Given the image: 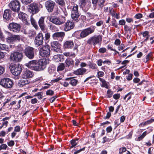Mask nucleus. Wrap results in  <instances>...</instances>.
Instances as JSON below:
<instances>
[{"label":"nucleus","mask_w":154,"mask_h":154,"mask_svg":"<svg viewBox=\"0 0 154 154\" xmlns=\"http://www.w3.org/2000/svg\"><path fill=\"white\" fill-rule=\"evenodd\" d=\"M38 50L40 55L42 57H48L50 54L51 51L48 45L40 47Z\"/></svg>","instance_id":"nucleus-1"},{"label":"nucleus","mask_w":154,"mask_h":154,"mask_svg":"<svg viewBox=\"0 0 154 154\" xmlns=\"http://www.w3.org/2000/svg\"><path fill=\"white\" fill-rule=\"evenodd\" d=\"M23 58V55L22 53L14 51L11 53L9 59L10 61L15 62H20Z\"/></svg>","instance_id":"nucleus-2"},{"label":"nucleus","mask_w":154,"mask_h":154,"mask_svg":"<svg viewBox=\"0 0 154 154\" xmlns=\"http://www.w3.org/2000/svg\"><path fill=\"white\" fill-rule=\"evenodd\" d=\"M102 36L100 35H95L90 38L87 41V43L91 45L95 46L97 44H101Z\"/></svg>","instance_id":"nucleus-3"},{"label":"nucleus","mask_w":154,"mask_h":154,"mask_svg":"<svg viewBox=\"0 0 154 154\" xmlns=\"http://www.w3.org/2000/svg\"><path fill=\"white\" fill-rule=\"evenodd\" d=\"M0 85L7 89H10L13 86V82L9 78H4L0 81Z\"/></svg>","instance_id":"nucleus-4"},{"label":"nucleus","mask_w":154,"mask_h":154,"mask_svg":"<svg viewBox=\"0 0 154 154\" xmlns=\"http://www.w3.org/2000/svg\"><path fill=\"white\" fill-rule=\"evenodd\" d=\"M47 61L46 59L39 60L37 63L36 69L37 71H40L44 70L47 65Z\"/></svg>","instance_id":"nucleus-5"},{"label":"nucleus","mask_w":154,"mask_h":154,"mask_svg":"<svg viewBox=\"0 0 154 154\" xmlns=\"http://www.w3.org/2000/svg\"><path fill=\"white\" fill-rule=\"evenodd\" d=\"M10 68L12 74L14 75H18L21 72V67L18 64H11Z\"/></svg>","instance_id":"nucleus-6"},{"label":"nucleus","mask_w":154,"mask_h":154,"mask_svg":"<svg viewBox=\"0 0 154 154\" xmlns=\"http://www.w3.org/2000/svg\"><path fill=\"white\" fill-rule=\"evenodd\" d=\"M9 6L13 11L18 12L20 10V5L18 1L14 0L11 2Z\"/></svg>","instance_id":"nucleus-7"},{"label":"nucleus","mask_w":154,"mask_h":154,"mask_svg":"<svg viewBox=\"0 0 154 154\" xmlns=\"http://www.w3.org/2000/svg\"><path fill=\"white\" fill-rule=\"evenodd\" d=\"M95 30V26H91L90 27L83 30L81 32L80 36L82 38H85L89 35L93 33Z\"/></svg>","instance_id":"nucleus-8"},{"label":"nucleus","mask_w":154,"mask_h":154,"mask_svg":"<svg viewBox=\"0 0 154 154\" xmlns=\"http://www.w3.org/2000/svg\"><path fill=\"white\" fill-rule=\"evenodd\" d=\"M49 20L54 24L60 25L63 24L65 22L66 19L64 17H61L60 18L52 17L50 18Z\"/></svg>","instance_id":"nucleus-9"},{"label":"nucleus","mask_w":154,"mask_h":154,"mask_svg":"<svg viewBox=\"0 0 154 154\" xmlns=\"http://www.w3.org/2000/svg\"><path fill=\"white\" fill-rule=\"evenodd\" d=\"M24 53L25 55L30 59H33L34 57V48L32 47H26L24 50Z\"/></svg>","instance_id":"nucleus-10"},{"label":"nucleus","mask_w":154,"mask_h":154,"mask_svg":"<svg viewBox=\"0 0 154 154\" xmlns=\"http://www.w3.org/2000/svg\"><path fill=\"white\" fill-rule=\"evenodd\" d=\"M29 11L32 14L38 13L40 10L38 5L36 3H33L29 6Z\"/></svg>","instance_id":"nucleus-11"},{"label":"nucleus","mask_w":154,"mask_h":154,"mask_svg":"<svg viewBox=\"0 0 154 154\" xmlns=\"http://www.w3.org/2000/svg\"><path fill=\"white\" fill-rule=\"evenodd\" d=\"M44 37L42 33H39L35 37L34 41L35 45L38 47L43 43Z\"/></svg>","instance_id":"nucleus-12"},{"label":"nucleus","mask_w":154,"mask_h":154,"mask_svg":"<svg viewBox=\"0 0 154 154\" xmlns=\"http://www.w3.org/2000/svg\"><path fill=\"white\" fill-rule=\"evenodd\" d=\"M8 29L14 32H17L20 31V24L16 23H12L9 24Z\"/></svg>","instance_id":"nucleus-13"},{"label":"nucleus","mask_w":154,"mask_h":154,"mask_svg":"<svg viewBox=\"0 0 154 154\" xmlns=\"http://www.w3.org/2000/svg\"><path fill=\"white\" fill-rule=\"evenodd\" d=\"M45 6L48 12H51L53 11L55 3L51 0H48L45 3Z\"/></svg>","instance_id":"nucleus-14"},{"label":"nucleus","mask_w":154,"mask_h":154,"mask_svg":"<svg viewBox=\"0 0 154 154\" xmlns=\"http://www.w3.org/2000/svg\"><path fill=\"white\" fill-rule=\"evenodd\" d=\"M65 36V33L62 32H56L54 33L52 37L54 39H57L62 42Z\"/></svg>","instance_id":"nucleus-15"},{"label":"nucleus","mask_w":154,"mask_h":154,"mask_svg":"<svg viewBox=\"0 0 154 154\" xmlns=\"http://www.w3.org/2000/svg\"><path fill=\"white\" fill-rule=\"evenodd\" d=\"M34 75V73L32 71L28 70L23 71L21 77L24 79H30L32 78Z\"/></svg>","instance_id":"nucleus-16"},{"label":"nucleus","mask_w":154,"mask_h":154,"mask_svg":"<svg viewBox=\"0 0 154 154\" xmlns=\"http://www.w3.org/2000/svg\"><path fill=\"white\" fill-rule=\"evenodd\" d=\"M51 45L52 50L55 52H59L60 51V44L57 41H52L51 43Z\"/></svg>","instance_id":"nucleus-17"},{"label":"nucleus","mask_w":154,"mask_h":154,"mask_svg":"<svg viewBox=\"0 0 154 154\" xmlns=\"http://www.w3.org/2000/svg\"><path fill=\"white\" fill-rule=\"evenodd\" d=\"M74 23L72 21L68 20L64 25L63 29L65 31H68L74 27Z\"/></svg>","instance_id":"nucleus-18"},{"label":"nucleus","mask_w":154,"mask_h":154,"mask_svg":"<svg viewBox=\"0 0 154 154\" xmlns=\"http://www.w3.org/2000/svg\"><path fill=\"white\" fill-rule=\"evenodd\" d=\"M25 66L28 68L35 71H36V68L37 63L35 60L30 61L28 63L25 64Z\"/></svg>","instance_id":"nucleus-19"},{"label":"nucleus","mask_w":154,"mask_h":154,"mask_svg":"<svg viewBox=\"0 0 154 154\" xmlns=\"http://www.w3.org/2000/svg\"><path fill=\"white\" fill-rule=\"evenodd\" d=\"M20 38L19 35H13L8 38L7 40L9 43H13L15 41H19Z\"/></svg>","instance_id":"nucleus-20"},{"label":"nucleus","mask_w":154,"mask_h":154,"mask_svg":"<svg viewBox=\"0 0 154 154\" xmlns=\"http://www.w3.org/2000/svg\"><path fill=\"white\" fill-rule=\"evenodd\" d=\"M11 12V11L9 9L5 10L3 15L4 19H5L7 20H11L12 19Z\"/></svg>","instance_id":"nucleus-21"},{"label":"nucleus","mask_w":154,"mask_h":154,"mask_svg":"<svg viewBox=\"0 0 154 154\" xmlns=\"http://www.w3.org/2000/svg\"><path fill=\"white\" fill-rule=\"evenodd\" d=\"M45 17H42L39 19L38 21V24L41 29L44 31L45 29Z\"/></svg>","instance_id":"nucleus-22"},{"label":"nucleus","mask_w":154,"mask_h":154,"mask_svg":"<svg viewBox=\"0 0 154 154\" xmlns=\"http://www.w3.org/2000/svg\"><path fill=\"white\" fill-rule=\"evenodd\" d=\"M30 81L26 79H20L18 82V85L20 87H22L24 86L29 84Z\"/></svg>","instance_id":"nucleus-23"},{"label":"nucleus","mask_w":154,"mask_h":154,"mask_svg":"<svg viewBox=\"0 0 154 154\" xmlns=\"http://www.w3.org/2000/svg\"><path fill=\"white\" fill-rule=\"evenodd\" d=\"M74 43L72 41L68 40L66 41L64 43L63 46L66 49H71L73 47Z\"/></svg>","instance_id":"nucleus-24"},{"label":"nucleus","mask_w":154,"mask_h":154,"mask_svg":"<svg viewBox=\"0 0 154 154\" xmlns=\"http://www.w3.org/2000/svg\"><path fill=\"white\" fill-rule=\"evenodd\" d=\"M88 2H90V0H81L80 6L85 11H86L89 9V7L87 6L86 7V4Z\"/></svg>","instance_id":"nucleus-25"},{"label":"nucleus","mask_w":154,"mask_h":154,"mask_svg":"<svg viewBox=\"0 0 154 154\" xmlns=\"http://www.w3.org/2000/svg\"><path fill=\"white\" fill-rule=\"evenodd\" d=\"M86 71V69L84 68H80L75 71L74 73L77 75H81L85 73Z\"/></svg>","instance_id":"nucleus-26"},{"label":"nucleus","mask_w":154,"mask_h":154,"mask_svg":"<svg viewBox=\"0 0 154 154\" xmlns=\"http://www.w3.org/2000/svg\"><path fill=\"white\" fill-rule=\"evenodd\" d=\"M19 18L22 20L23 21H24L27 23V19L28 15L22 12H20L18 14Z\"/></svg>","instance_id":"nucleus-27"},{"label":"nucleus","mask_w":154,"mask_h":154,"mask_svg":"<svg viewBox=\"0 0 154 154\" xmlns=\"http://www.w3.org/2000/svg\"><path fill=\"white\" fill-rule=\"evenodd\" d=\"M80 14L79 12L73 13H71V17L73 20L78 22L79 19Z\"/></svg>","instance_id":"nucleus-28"},{"label":"nucleus","mask_w":154,"mask_h":154,"mask_svg":"<svg viewBox=\"0 0 154 154\" xmlns=\"http://www.w3.org/2000/svg\"><path fill=\"white\" fill-rule=\"evenodd\" d=\"M66 81H69V84L72 86H76L78 83V81L72 78H68L65 79Z\"/></svg>","instance_id":"nucleus-29"},{"label":"nucleus","mask_w":154,"mask_h":154,"mask_svg":"<svg viewBox=\"0 0 154 154\" xmlns=\"http://www.w3.org/2000/svg\"><path fill=\"white\" fill-rule=\"evenodd\" d=\"M79 6L78 5L75 4H72L70 7V8L71 10V13L79 12H78Z\"/></svg>","instance_id":"nucleus-30"},{"label":"nucleus","mask_w":154,"mask_h":154,"mask_svg":"<svg viewBox=\"0 0 154 154\" xmlns=\"http://www.w3.org/2000/svg\"><path fill=\"white\" fill-rule=\"evenodd\" d=\"M153 58V53L150 52L146 56L145 58L143 60V61L145 63H146L150 60H152Z\"/></svg>","instance_id":"nucleus-31"},{"label":"nucleus","mask_w":154,"mask_h":154,"mask_svg":"<svg viewBox=\"0 0 154 154\" xmlns=\"http://www.w3.org/2000/svg\"><path fill=\"white\" fill-rule=\"evenodd\" d=\"M66 66L69 67L70 66H73L74 64V61L73 60L69 59H67L65 61Z\"/></svg>","instance_id":"nucleus-32"},{"label":"nucleus","mask_w":154,"mask_h":154,"mask_svg":"<svg viewBox=\"0 0 154 154\" xmlns=\"http://www.w3.org/2000/svg\"><path fill=\"white\" fill-rule=\"evenodd\" d=\"M57 4L60 7H64L65 6V2L64 0H55Z\"/></svg>","instance_id":"nucleus-33"},{"label":"nucleus","mask_w":154,"mask_h":154,"mask_svg":"<svg viewBox=\"0 0 154 154\" xmlns=\"http://www.w3.org/2000/svg\"><path fill=\"white\" fill-rule=\"evenodd\" d=\"M78 140V139H73L70 141V143L71 144L72 146H70V149H72L73 147L77 145Z\"/></svg>","instance_id":"nucleus-34"},{"label":"nucleus","mask_w":154,"mask_h":154,"mask_svg":"<svg viewBox=\"0 0 154 154\" xmlns=\"http://www.w3.org/2000/svg\"><path fill=\"white\" fill-rule=\"evenodd\" d=\"M30 20L33 26L36 29H38V27L37 25V23L34 19L32 17V16H31V17Z\"/></svg>","instance_id":"nucleus-35"},{"label":"nucleus","mask_w":154,"mask_h":154,"mask_svg":"<svg viewBox=\"0 0 154 154\" xmlns=\"http://www.w3.org/2000/svg\"><path fill=\"white\" fill-rule=\"evenodd\" d=\"M26 34H28L29 37H33L36 34V32L32 29H30L29 30Z\"/></svg>","instance_id":"nucleus-36"},{"label":"nucleus","mask_w":154,"mask_h":154,"mask_svg":"<svg viewBox=\"0 0 154 154\" xmlns=\"http://www.w3.org/2000/svg\"><path fill=\"white\" fill-rule=\"evenodd\" d=\"M87 16L89 17L91 19H93L96 17L98 16V15L95 13H91L89 12L86 13Z\"/></svg>","instance_id":"nucleus-37"},{"label":"nucleus","mask_w":154,"mask_h":154,"mask_svg":"<svg viewBox=\"0 0 154 154\" xmlns=\"http://www.w3.org/2000/svg\"><path fill=\"white\" fill-rule=\"evenodd\" d=\"M65 68V65L63 63H61L57 67V71H62Z\"/></svg>","instance_id":"nucleus-38"},{"label":"nucleus","mask_w":154,"mask_h":154,"mask_svg":"<svg viewBox=\"0 0 154 154\" xmlns=\"http://www.w3.org/2000/svg\"><path fill=\"white\" fill-rule=\"evenodd\" d=\"M8 45L5 44H0V50H3L8 51Z\"/></svg>","instance_id":"nucleus-39"},{"label":"nucleus","mask_w":154,"mask_h":154,"mask_svg":"<svg viewBox=\"0 0 154 154\" xmlns=\"http://www.w3.org/2000/svg\"><path fill=\"white\" fill-rule=\"evenodd\" d=\"M147 134L146 131L144 132L142 134L138 137L137 139V141H140L142 140Z\"/></svg>","instance_id":"nucleus-40"},{"label":"nucleus","mask_w":154,"mask_h":154,"mask_svg":"<svg viewBox=\"0 0 154 154\" xmlns=\"http://www.w3.org/2000/svg\"><path fill=\"white\" fill-rule=\"evenodd\" d=\"M105 0H99L97 1V4L101 8H102L104 5Z\"/></svg>","instance_id":"nucleus-41"},{"label":"nucleus","mask_w":154,"mask_h":154,"mask_svg":"<svg viewBox=\"0 0 154 154\" xmlns=\"http://www.w3.org/2000/svg\"><path fill=\"white\" fill-rule=\"evenodd\" d=\"M88 66L90 68L93 69H96L97 67V65L96 64L91 62L89 63Z\"/></svg>","instance_id":"nucleus-42"},{"label":"nucleus","mask_w":154,"mask_h":154,"mask_svg":"<svg viewBox=\"0 0 154 154\" xmlns=\"http://www.w3.org/2000/svg\"><path fill=\"white\" fill-rule=\"evenodd\" d=\"M140 34L143 35V37H146L148 36H149V32L147 31H145L144 32H141Z\"/></svg>","instance_id":"nucleus-43"},{"label":"nucleus","mask_w":154,"mask_h":154,"mask_svg":"<svg viewBox=\"0 0 154 154\" xmlns=\"http://www.w3.org/2000/svg\"><path fill=\"white\" fill-rule=\"evenodd\" d=\"M113 93L110 90H109L107 92L106 97L108 98L111 97L113 95Z\"/></svg>","instance_id":"nucleus-44"},{"label":"nucleus","mask_w":154,"mask_h":154,"mask_svg":"<svg viewBox=\"0 0 154 154\" xmlns=\"http://www.w3.org/2000/svg\"><path fill=\"white\" fill-rule=\"evenodd\" d=\"M22 3L25 5H27L31 3L32 0H20Z\"/></svg>","instance_id":"nucleus-45"},{"label":"nucleus","mask_w":154,"mask_h":154,"mask_svg":"<svg viewBox=\"0 0 154 154\" xmlns=\"http://www.w3.org/2000/svg\"><path fill=\"white\" fill-rule=\"evenodd\" d=\"M107 50L106 48L104 47L100 48L98 50V52L100 53L103 54L106 52Z\"/></svg>","instance_id":"nucleus-46"},{"label":"nucleus","mask_w":154,"mask_h":154,"mask_svg":"<svg viewBox=\"0 0 154 154\" xmlns=\"http://www.w3.org/2000/svg\"><path fill=\"white\" fill-rule=\"evenodd\" d=\"M112 44H109L107 46V48L108 49H110L111 51H116L117 52V53L119 54V53L118 52L116 51L115 49H113L112 48Z\"/></svg>","instance_id":"nucleus-47"},{"label":"nucleus","mask_w":154,"mask_h":154,"mask_svg":"<svg viewBox=\"0 0 154 154\" xmlns=\"http://www.w3.org/2000/svg\"><path fill=\"white\" fill-rule=\"evenodd\" d=\"M54 94V91L51 89L48 90L46 92V94L47 95L52 96Z\"/></svg>","instance_id":"nucleus-48"},{"label":"nucleus","mask_w":154,"mask_h":154,"mask_svg":"<svg viewBox=\"0 0 154 154\" xmlns=\"http://www.w3.org/2000/svg\"><path fill=\"white\" fill-rule=\"evenodd\" d=\"M58 59L57 62L63 61L64 59V56L62 54L59 55V57Z\"/></svg>","instance_id":"nucleus-49"},{"label":"nucleus","mask_w":154,"mask_h":154,"mask_svg":"<svg viewBox=\"0 0 154 154\" xmlns=\"http://www.w3.org/2000/svg\"><path fill=\"white\" fill-rule=\"evenodd\" d=\"M49 26L50 29L52 30L55 31L57 29L56 26L51 23L49 24Z\"/></svg>","instance_id":"nucleus-50"},{"label":"nucleus","mask_w":154,"mask_h":154,"mask_svg":"<svg viewBox=\"0 0 154 154\" xmlns=\"http://www.w3.org/2000/svg\"><path fill=\"white\" fill-rule=\"evenodd\" d=\"M131 93L129 92L127 95H125V97H124V99L125 100L127 98V101L130 100L131 98Z\"/></svg>","instance_id":"nucleus-51"},{"label":"nucleus","mask_w":154,"mask_h":154,"mask_svg":"<svg viewBox=\"0 0 154 154\" xmlns=\"http://www.w3.org/2000/svg\"><path fill=\"white\" fill-rule=\"evenodd\" d=\"M124 30L125 31L131 32L132 29V28L131 27L128 26L127 25H125L124 26Z\"/></svg>","instance_id":"nucleus-52"},{"label":"nucleus","mask_w":154,"mask_h":154,"mask_svg":"<svg viewBox=\"0 0 154 154\" xmlns=\"http://www.w3.org/2000/svg\"><path fill=\"white\" fill-rule=\"evenodd\" d=\"M143 17V15L141 13H138L135 15L134 17L137 19H140Z\"/></svg>","instance_id":"nucleus-53"},{"label":"nucleus","mask_w":154,"mask_h":154,"mask_svg":"<svg viewBox=\"0 0 154 154\" xmlns=\"http://www.w3.org/2000/svg\"><path fill=\"white\" fill-rule=\"evenodd\" d=\"M8 147V146L6 144H2L0 146V148L1 149H6Z\"/></svg>","instance_id":"nucleus-54"},{"label":"nucleus","mask_w":154,"mask_h":154,"mask_svg":"<svg viewBox=\"0 0 154 154\" xmlns=\"http://www.w3.org/2000/svg\"><path fill=\"white\" fill-rule=\"evenodd\" d=\"M35 96H38V98L39 99H42L43 97L42 95L41 94V92H38L36 94Z\"/></svg>","instance_id":"nucleus-55"},{"label":"nucleus","mask_w":154,"mask_h":154,"mask_svg":"<svg viewBox=\"0 0 154 154\" xmlns=\"http://www.w3.org/2000/svg\"><path fill=\"white\" fill-rule=\"evenodd\" d=\"M119 46L118 47V48L119 51H121L123 49L125 48V45L123 44H120V45H119Z\"/></svg>","instance_id":"nucleus-56"},{"label":"nucleus","mask_w":154,"mask_h":154,"mask_svg":"<svg viewBox=\"0 0 154 154\" xmlns=\"http://www.w3.org/2000/svg\"><path fill=\"white\" fill-rule=\"evenodd\" d=\"M92 3L93 4L94 10H95L97 8V1H96L95 2H94L93 0H92Z\"/></svg>","instance_id":"nucleus-57"},{"label":"nucleus","mask_w":154,"mask_h":154,"mask_svg":"<svg viewBox=\"0 0 154 154\" xmlns=\"http://www.w3.org/2000/svg\"><path fill=\"white\" fill-rule=\"evenodd\" d=\"M121 41L119 39H116L114 42V44L118 46L120 44Z\"/></svg>","instance_id":"nucleus-58"},{"label":"nucleus","mask_w":154,"mask_h":154,"mask_svg":"<svg viewBox=\"0 0 154 154\" xmlns=\"http://www.w3.org/2000/svg\"><path fill=\"white\" fill-rule=\"evenodd\" d=\"M112 26H115L116 28L118 27V25L116 23V20L112 21Z\"/></svg>","instance_id":"nucleus-59"},{"label":"nucleus","mask_w":154,"mask_h":154,"mask_svg":"<svg viewBox=\"0 0 154 154\" xmlns=\"http://www.w3.org/2000/svg\"><path fill=\"white\" fill-rule=\"evenodd\" d=\"M101 86L103 87H105L106 88H108V85L106 83V82L105 81L102 83Z\"/></svg>","instance_id":"nucleus-60"},{"label":"nucleus","mask_w":154,"mask_h":154,"mask_svg":"<svg viewBox=\"0 0 154 154\" xmlns=\"http://www.w3.org/2000/svg\"><path fill=\"white\" fill-rule=\"evenodd\" d=\"M51 86V85L50 84L45 83V85L42 86V88L44 89H47L49 88Z\"/></svg>","instance_id":"nucleus-61"},{"label":"nucleus","mask_w":154,"mask_h":154,"mask_svg":"<svg viewBox=\"0 0 154 154\" xmlns=\"http://www.w3.org/2000/svg\"><path fill=\"white\" fill-rule=\"evenodd\" d=\"M8 145L10 146H12L14 144V142L13 140H11L9 142H8Z\"/></svg>","instance_id":"nucleus-62"},{"label":"nucleus","mask_w":154,"mask_h":154,"mask_svg":"<svg viewBox=\"0 0 154 154\" xmlns=\"http://www.w3.org/2000/svg\"><path fill=\"white\" fill-rule=\"evenodd\" d=\"M147 124L148 125L154 122V117H152L150 119L146 121Z\"/></svg>","instance_id":"nucleus-63"},{"label":"nucleus","mask_w":154,"mask_h":154,"mask_svg":"<svg viewBox=\"0 0 154 154\" xmlns=\"http://www.w3.org/2000/svg\"><path fill=\"white\" fill-rule=\"evenodd\" d=\"M103 21L101 20L97 22L96 23V25L97 26H100L101 25H103Z\"/></svg>","instance_id":"nucleus-64"}]
</instances>
